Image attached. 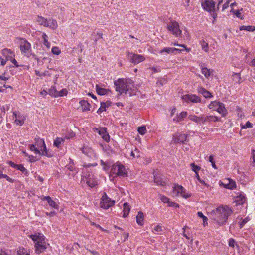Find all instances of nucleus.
<instances>
[{
  "label": "nucleus",
  "mask_w": 255,
  "mask_h": 255,
  "mask_svg": "<svg viewBox=\"0 0 255 255\" xmlns=\"http://www.w3.org/2000/svg\"><path fill=\"white\" fill-rule=\"evenodd\" d=\"M232 213L233 210L229 206L221 205L212 211L210 216L218 225H223Z\"/></svg>",
  "instance_id": "f257e3e1"
},
{
  "label": "nucleus",
  "mask_w": 255,
  "mask_h": 255,
  "mask_svg": "<svg viewBox=\"0 0 255 255\" xmlns=\"http://www.w3.org/2000/svg\"><path fill=\"white\" fill-rule=\"evenodd\" d=\"M116 91L121 95L123 93L128 94L130 96L135 94L133 82L131 79H119L114 82Z\"/></svg>",
  "instance_id": "f03ea898"
},
{
  "label": "nucleus",
  "mask_w": 255,
  "mask_h": 255,
  "mask_svg": "<svg viewBox=\"0 0 255 255\" xmlns=\"http://www.w3.org/2000/svg\"><path fill=\"white\" fill-rule=\"evenodd\" d=\"M223 0H205L202 2V6L204 10L210 12L211 15L215 20L217 17L216 12L219 10V5Z\"/></svg>",
  "instance_id": "7ed1b4c3"
},
{
  "label": "nucleus",
  "mask_w": 255,
  "mask_h": 255,
  "mask_svg": "<svg viewBox=\"0 0 255 255\" xmlns=\"http://www.w3.org/2000/svg\"><path fill=\"white\" fill-rule=\"evenodd\" d=\"M29 149L35 154L50 157L51 155L48 153L46 144L43 139L39 137L35 138L34 144L28 145Z\"/></svg>",
  "instance_id": "20e7f679"
},
{
  "label": "nucleus",
  "mask_w": 255,
  "mask_h": 255,
  "mask_svg": "<svg viewBox=\"0 0 255 255\" xmlns=\"http://www.w3.org/2000/svg\"><path fill=\"white\" fill-rule=\"evenodd\" d=\"M188 119L190 121L199 125H204L211 122L221 121L220 117L210 115H201L197 116L192 114L188 116Z\"/></svg>",
  "instance_id": "39448f33"
},
{
  "label": "nucleus",
  "mask_w": 255,
  "mask_h": 255,
  "mask_svg": "<svg viewBox=\"0 0 255 255\" xmlns=\"http://www.w3.org/2000/svg\"><path fill=\"white\" fill-rule=\"evenodd\" d=\"M29 237L34 241L35 251L38 254L43 252L49 245L45 240L44 236L41 233L31 234Z\"/></svg>",
  "instance_id": "423d86ee"
},
{
  "label": "nucleus",
  "mask_w": 255,
  "mask_h": 255,
  "mask_svg": "<svg viewBox=\"0 0 255 255\" xmlns=\"http://www.w3.org/2000/svg\"><path fill=\"white\" fill-rule=\"evenodd\" d=\"M127 174L128 171L126 167L120 162H116L112 166L111 176L124 177L126 176Z\"/></svg>",
  "instance_id": "0eeeda50"
},
{
  "label": "nucleus",
  "mask_w": 255,
  "mask_h": 255,
  "mask_svg": "<svg viewBox=\"0 0 255 255\" xmlns=\"http://www.w3.org/2000/svg\"><path fill=\"white\" fill-rule=\"evenodd\" d=\"M19 48L21 54L24 56L28 58H29L31 56H35V55L32 53L31 44L26 40L20 39Z\"/></svg>",
  "instance_id": "6e6552de"
},
{
  "label": "nucleus",
  "mask_w": 255,
  "mask_h": 255,
  "mask_svg": "<svg viewBox=\"0 0 255 255\" xmlns=\"http://www.w3.org/2000/svg\"><path fill=\"white\" fill-rule=\"evenodd\" d=\"M199 44L202 50L206 53L213 51L217 47V42L212 39L209 41L202 39L200 41Z\"/></svg>",
  "instance_id": "1a4fd4ad"
},
{
  "label": "nucleus",
  "mask_w": 255,
  "mask_h": 255,
  "mask_svg": "<svg viewBox=\"0 0 255 255\" xmlns=\"http://www.w3.org/2000/svg\"><path fill=\"white\" fill-rule=\"evenodd\" d=\"M173 196H181L184 198H188L191 195L186 192V190L181 186L178 184H175L173 189Z\"/></svg>",
  "instance_id": "9d476101"
},
{
  "label": "nucleus",
  "mask_w": 255,
  "mask_h": 255,
  "mask_svg": "<svg viewBox=\"0 0 255 255\" xmlns=\"http://www.w3.org/2000/svg\"><path fill=\"white\" fill-rule=\"evenodd\" d=\"M115 201L111 200L107 195L104 193L100 199V206L104 209H108L115 204Z\"/></svg>",
  "instance_id": "9b49d317"
},
{
  "label": "nucleus",
  "mask_w": 255,
  "mask_h": 255,
  "mask_svg": "<svg viewBox=\"0 0 255 255\" xmlns=\"http://www.w3.org/2000/svg\"><path fill=\"white\" fill-rule=\"evenodd\" d=\"M83 182H85L87 185L90 187H94L98 184V181L97 177L92 173H88L82 178Z\"/></svg>",
  "instance_id": "f8f14e48"
},
{
  "label": "nucleus",
  "mask_w": 255,
  "mask_h": 255,
  "mask_svg": "<svg viewBox=\"0 0 255 255\" xmlns=\"http://www.w3.org/2000/svg\"><path fill=\"white\" fill-rule=\"evenodd\" d=\"M167 28L168 31L172 32V33L176 37L181 36L182 31L179 28V23L176 21H171L167 26Z\"/></svg>",
  "instance_id": "ddd939ff"
},
{
  "label": "nucleus",
  "mask_w": 255,
  "mask_h": 255,
  "mask_svg": "<svg viewBox=\"0 0 255 255\" xmlns=\"http://www.w3.org/2000/svg\"><path fill=\"white\" fill-rule=\"evenodd\" d=\"M127 57L130 62L134 64H137L143 61L145 58L143 55L137 54L129 52H127Z\"/></svg>",
  "instance_id": "4468645a"
},
{
  "label": "nucleus",
  "mask_w": 255,
  "mask_h": 255,
  "mask_svg": "<svg viewBox=\"0 0 255 255\" xmlns=\"http://www.w3.org/2000/svg\"><path fill=\"white\" fill-rule=\"evenodd\" d=\"M93 129L95 132L98 133L104 141L107 142L110 141V137L106 130V128L100 127L94 128Z\"/></svg>",
  "instance_id": "2eb2a0df"
},
{
  "label": "nucleus",
  "mask_w": 255,
  "mask_h": 255,
  "mask_svg": "<svg viewBox=\"0 0 255 255\" xmlns=\"http://www.w3.org/2000/svg\"><path fill=\"white\" fill-rule=\"evenodd\" d=\"M183 101L186 103H200L201 102V98L195 94H186L182 96Z\"/></svg>",
  "instance_id": "dca6fc26"
},
{
  "label": "nucleus",
  "mask_w": 255,
  "mask_h": 255,
  "mask_svg": "<svg viewBox=\"0 0 255 255\" xmlns=\"http://www.w3.org/2000/svg\"><path fill=\"white\" fill-rule=\"evenodd\" d=\"M25 119L24 115L17 112H13V119L16 125L22 126L24 124Z\"/></svg>",
  "instance_id": "f3484780"
},
{
  "label": "nucleus",
  "mask_w": 255,
  "mask_h": 255,
  "mask_svg": "<svg viewBox=\"0 0 255 255\" xmlns=\"http://www.w3.org/2000/svg\"><path fill=\"white\" fill-rule=\"evenodd\" d=\"M2 56L5 58L4 60L7 61L10 60L13 57H15V52L10 49L4 48L1 52Z\"/></svg>",
  "instance_id": "a211bd4d"
},
{
  "label": "nucleus",
  "mask_w": 255,
  "mask_h": 255,
  "mask_svg": "<svg viewBox=\"0 0 255 255\" xmlns=\"http://www.w3.org/2000/svg\"><path fill=\"white\" fill-rule=\"evenodd\" d=\"M183 49H179L176 48H172V47H165L163 49L159 51V53L163 55L166 56L168 54H173L174 53L175 51H178L179 52L183 51Z\"/></svg>",
  "instance_id": "6ab92c4d"
},
{
  "label": "nucleus",
  "mask_w": 255,
  "mask_h": 255,
  "mask_svg": "<svg viewBox=\"0 0 255 255\" xmlns=\"http://www.w3.org/2000/svg\"><path fill=\"white\" fill-rule=\"evenodd\" d=\"M187 138V135L182 133H177L173 137V140L175 143H184Z\"/></svg>",
  "instance_id": "aec40b11"
},
{
  "label": "nucleus",
  "mask_w": 255,
  "mask_h": 255,
  "mask_svg": "<svg viewBox=\"0 0 255 255\" xmlns=\"http://www.w3.org/2000/svg\"><path fill=\"white\" fill-rule=\"evenodd\" d=\"M45 27L52 30H55L58 27L57 21L52 18L46 19Z\"/></svg>",
  "instance_id": "412c9836"
},
{
  "label": "nucleus",
  "mask_w": 255,
  "mask_h": 255,
  "mask_svg": "<svg viewBox=\"0 0 255 255\" xmlns=\"http://www.w3.org/2000/svg\"><path fill=\"white\" fill-rule=\"evenodd\" d=\"M42 200L43 201H46L49 204V205L52 208H54L56 209H59V205L58 204L53 201L52 198L48 196H43L41 198Z\"/></svg>",
  "instance_id": "4be33fe9"
},
{
  "label": "nucleus",
  "mask_w": 255,
  "mask_h": 255,
  "mask_svg": "<svg viewBox=\"0 0 255 255\" xmlns=\"http://www.w3.org/2000/svg\"><path fill=\"white\" fill-rule=\"evenodd\" d=\"M215 111L221 114L223 117H225L228 114V111L225 108V105L221 102L218 104V106L217 108L215 109Z\"/></svg>",
  "instance_id": "5701e85b"
},
{
  "label": "nucleus",
  "mask_w": 255,
  "mask_h": 255,
  "mask_svg": "<svg viewBox=\"0 0 255 255\" xmlns=\"http://www.w3.org/2000/svg\"><path fill=\"white\" fill-rule=\"evenodd\" d=\"M235 202L237 204L242 205L246 201V197L243 193H239L234 197Z\"/></svg>",
  "instance_id": "b1692460"
},
{
  "label": "nucleus",
  "mask_w": 255,
  "mask_h": 255,
  "mask_svg": "<svg viewBox=\"0 0 255 255\" xmlns=\"http://www.w3.org/2000/svg\"><path fill=\"white\" fill-rule=\"evenodd\" d=\"M82 152L89 157H93L95 156V153L93 150L88 146H84L81 149Z\"/></svg>",
  "instance_id": "393cba45"
},
{
  "label": "nucleus",
  "mask_w": 255,
  "mask_h": 255,
  "mask_svg": "<svg viewBox=\"0 0 255 255\" xmlns=\"http://www.w3.org/2000/svg\"><path fill=\"white\" fill-rule=\"evenodd\" d=\"M225 181V182L224 184L225 188L229 189H233L236 188V184L235 181L230 178H228Z\"/></svg>",
  "instance_id": "a878e982"
},
{
  "label": "nucleus",
  "mask_w": 255,
  "mask_h": 255,
  "mask_svg": "<svg viewBox=\"0 0 255 255\" xmlns=\"http://www.w3.org/2000/svg\"><path fill=\"white\" fill-rule=\"evenodd\" d=\"M188 115L187 112L186 111H182L178 114H177L173 120L176 123H178L182 121Z\"/></svg>",
  "instance_id": "bb28decb"
},
{
  "label": "nucleus",
  "mask_w": 255,
  "mask_h": 255,
  "mask_svg": "<svg viewBox=\"0 0 255 255\" xmlns=\"http://www.w3.org/2000/svg\"><path fill=\"white\" fill-rule=\"evenodd\" d=\"M111 104H112V102L110 101H107L106 102H101V106L98 110L97 113L100 114L102 112L105 111L106 110V108L111 106Z\"/></svg>",
  "instance_id": "cd10ccee"
},
{
  "label": "nucleus",
  "mask_w": 255,
  "mask_h": 255,
  "mask_svg": "<svg viewBox=\"0 0 255 255\" xmlns=\"http://www.w3.org/2000/svg\"><path fill=\"white\" fill-rule=\"evenodd\" d=\"M69 159L70 163L65 166V168L68 169L70 171L73 172V174H75L78 172V169L75 166L73 160L70 158Z\"/></svg>",
  "instance_id": "c85d7f7f"
},
{
  "label": "nucleus",
  "mask_w": 255,
  "mask_h": 255,
  "mask_svg": "<svg viewBox=\"0 0 255 255\" xmlns=\"http://www.w3.org/2000/svg\"><path fill=\"white\" fill-rule=\"evenodd\" d=\"M95 88L97 94L100 95H106L110 92V90L109 89L103 88L98 84L96 85Z\"/></svg>",
  "instance_id": "c756f323"
},
{
  "label": "nucleus",
  "mask_w": 255,
  "mask_h": 255,
  "mask_svg": "<svg viewBox=\"0 0 255 255\" xmlns=\"http://www.w3.org/2000/svg\"><path fill=\"white\" fill-rule=\"evenodd\" d=\"M198 92L206 98H211L213 97L212 94L208 91L206 90L205 88L202 87H199L198 88Z\"/></svg>",
  "instance_id": "7c9ffc66"
},
{
  "label": "nucleus",
  "mask_w": 255,
  "mask_h": 255,
  "mask_svg": "<svg viewBox=\"0 0 255 255\" xmlns=\"http://www.w3.org/2000/svg\"><path fill=\"white\" fill-rule=\"evenodd\" d=\"M82 111H87L90 110V104L86 100H82L79 102Z\"/></svg>",
  "instance_id": "2f4dec72"
},
{
  "label": "nucleus",
  "mask_w": 255,
  "mask_h": 255,
  "mask_svg": "<svg viewBox=\"0 0 255 255\" xmlns=\"http://www.w3.org/2000/svg\"><path fill=\"white\" fill-rule=\"evenodd\" d=\"M130 208L128 203H126V202L124 203L123 204V217H127L128 215V214L130 212Z\"/></svg>",
  "instance_id": "473e14b6"
},
{
  "label": "nucleus",
  "mask_w": 255,
  "mask_h": 255,
  "mask_svg": "<svg viewBox=\"0 0 255 255\" xmlns=\"http://www.w3.org/2000/svg\"><path fill=\"white\" fill-rule=\"evenodd\" d=\"M243 11V8H241L240 10H235L234 8L231 10L230 12L234 14L237 18H240L241 19H244V16L242 14L241 11Z\"/></svg>",
  "instance_id": "72a5a7b5"
},
{
  "label": "nucleus",
  "mask_w": 255,
  "mask_h": 255,
  "mask_svg": "<svg viewBox=\"0 0 255 255\" xmlns=\"http://www.w3.org/2000/svg\"><path fill=\"white\" fill-rule=\"evenodd\" d=\"M232 78L235 83L240 84L241 83V78L240 73L233 72L232 75Z\"/></svg>",
  "instance_id": "f704fd0d"
},
{
  "label": "nucleus",
  "mask_w": 255,
  "mask_h": 255,
  "mask_svg": "<svg viewBox=\"0 0 255 255\" xmlns=\"http://www.w3.org/2000/svg\"><path fill=\"white\" fill-rule=\"evenodd\" d=\"M202 73L207 78H208L213 72V70L210 69H208L206 67H203L202 66H201Z\"/></svg>",
  "instance_id": "c9c22d12"
},
{
  "label": "nucleus",
  "mask_w": 255,
  "mask_h": 255,
  "mask_svg": "<svg viewBox=\"0 0 255 255\" xmlns=\"http://www.w3.org/2000/svg\"><path fill=\"white\" fill-rule=\"evenodd\" d=\"M136 222L139 225H142L143 224L144 221V215L141 212H139L136 216Z\"/></svg>",
  "instance_id": "e433bc0d"
},
{
  "label": "nucleus",
  "mask_w": 255,
  "mask_h": 255,
  "mask_svg": "<svg viewBox=\"0 0 255 255\" xmlns=\"http://www.w3.org/2000/svg\"><path fill=\"white\" fill-rule=\"evenodd\" d=\"M48 94L54 97H58V91L55 86H51L48 90Z\"/></svg>",
  "instance_id": "4c0bfd02"
},
{
  "label": "nucleus",
  "mask_w": 255,
  "mask_h": 255,
  "mask_svg": "<svg viewBox=\"0 0 255 255\" xmlns=\"http://www.w3.org/2000/svg\"><path fill=\"white\" fill-rule=\"evenodd\" d=\"M16 255H30V253L26 249L20 248L17 250Z\"/></svg>",
  "instance_id": "58836bf2"
},
{
  "label": "nucleus",
  "mask_w": 255,
  "mask_h": 255,
  "mask_svg": "<svg viewBox=\"0 0 255 255\" xmlns=\"http://www.w3.org/2000/svg\"><path fill=\"white\" fill-rule=\"evenodd\" d=\"M46 19L43 16H38L36 19V21L39 25L45 27Z\"/></svg>",
  "instance_id": "ea45409f"
},
{
  "label": "nucleus",
  "mask_w": 255,
  "mask_h": 255,
  "mask_svg": "<svg viewBox=\"0 0 255 255\" xmlns=\"http://www.w3.org/2000/svg\"><path fill=\"white\" fill-rule=\"evenodd\" d=\"M239 29L241 31L245 30V31H249V32H253V31H254L255 30V27L254 26H250V25L245 26V25H243V26H240Z\"/></svg>",
  "instance_id": "a19ab883"
},
{
  "label": "nucleus",
  "mask_w": 255,
  "mask_h": 255,
  "mask_svg": "<svg viewBox=\"0 0 255 255\" xmlns=\"http://www.w3.org/2000/svg\"><path fill=\"white\" fill-rule=\"evenodd\" d=\"M42 39L43 40V44L47 48L50 47V43L48 41V37L46 33H43L42 35Z\"/></svg>",
  "instance_id": "79ce46f5"
},
{
  "label": "nucleus",
  "mask_w": 255,
  "mask_h": 255,
  "mask_svg": "<svg viewBox=\"0 0 255 255\" xmlns=\"http://www.w3.org/2000/svg\"><path fill=\"white\" fill-rule=\"evenodd\" d=\"M64 140H65L64 138H63L57 137L54 141V143H53L54 146L57 148H59L61 144L64 142Z\"/></svg>",
  "instance_id": "37998d69"
},
{
  "label": "nucleus",
  "mask_w": 255,
  "mask_h": 255,
  "mask_svg": "<svg viewBox=\"0 0 255 255\" xmlns=\"http://www.w3.org/2000/svg\"><path fill=\"white\" fill-rule=\"evenodd\" d=\"M220 103V102L217 101H214L210 102L208 105V108L210 109H212L215 111V109L217 108L218 104Z\"/></svg>",
  "instance_id": "c03bdc74"
},
{
  "label": "nucleus",
  "mask_w": 255,
  "mask_h": 255,
  "mask_svg": "<svg viewBox=\"0 0 255 255\" xmlns=\"http://www.w3.org/2000/svg\"><path fill=\"white\" fill-rule=\"evenodd\" d=\"M154 182L158 185L164 186L165 185V182L161 179H160V177L156 175H154Z\"/></svg>",
  "instance_id": "a18cd8bd"
},
{
  "label": "nucleus",
  "mask_w": 255,
  "mask_h": 255,
  "mask_svg": "<svg viewBox=\"0 0 255 255\" xmlns=\"http://www.w3.org/2000/svg\"><path fill=\"white\" fill-rule=\"evenodd\" d=\"M16 169L19 170L22 172L25 175H28V170L23 166L22 164H19L17 165Z\"/></svg>",
  "instance_id": "49530a36"
},
{
  "label": "nucleus",
  "mask_w": 255,
  "mask_h": 255,
  "mask_svg": "<svg viewBox=\"0 0 255 255\" xmlns=\"http://www.w3.org/2000/svg\"><path fill=\"white\" fill-rule=\"evenodd\" d=\"M130 155L134 158H139L140 157V151L137 148H135L134 150L131 151Z\"/></svg>",
  "instance_id": "de8ad7c7"
},
{
  "label": "nucleus",
  "mask_w": 255,
  "mask_h": 255,
  "mask_svg": "<svg viewBox=\"0 0 255 255\" xmlns=\"http://www.w3.org/2000/svg\"><path fill=\"white\" fill-rule=\"evenodd\" d=\"M250 220L249 217H247L243 219H241L240 221L238 222V224L239 225L240 228H242L245 225L246 223H247Z\"/></svg>",
  "instance_id": "09e8293b"
},
{
  "label": "nucleus",
  "mask_w": 255,
  "mask_h": 255,
  "mask_svg": "<svg viewBox=\"0 0 255 255\" xmlns=\"http://www.w3.org/2000/svg\"><path fill=\"white\" fill-rule=\"evenodd\" d=\"M197 215L198 217L201 218L203 219V225L204 226H205V225H207L208 224V218L207 217L204 216L202 212H198Z\"/></svg>",
  "instance_id": "8fccbe9b"
},
{
  "label": "nucleus",
  "mask_w": 255,
  "mask_h": 255,
  "mask_svg": "<svg viewBox=\"0 0 255 255\" xmlns=\"http://www.w3.org/2000/svg\"><path fill=\"white\" fill-rule=\"evenodd\" d=\"M153 231L155 233L160 234L162 231V227L161 225H155L153 228Z\"/></svg>",
  "instance_id": "3c124183"
},
{
  "label": "nucleus",
  "mask_w": 255,
  "mask_h": 255,
  "mask_svg": "<svg viewBox=\"0 0 255 255\" xmlns=\"http://www.w3.org/2000/svg\"><path fill=\"white\" fill-rule=\"evenodd\" d=\"M159 198L160 200L164 203H168L169 202L170 199L165 195L162 194H159Z\"/></svg>",
  "instance_id": "603ef678"
},
{
  "label": "nucleus",
  "mask_w": 255,
  "mask_h": 255,
  "mask_svg": "<svg viewBox=\"0 0 255 255\" xmlns=\"http://www.w3.org/2000/svg\"><path fill=\"white\" fill-rule=\"evenodd\" d=\"M137 130H138V133L142 135H144L147 132V130H146L145 126H141V127H138Z\"/></svg>",
  "instance_id": "864d4df0"
},
{
  "label": "nucleus",
  "mask_w": 255,
  "mask_h": 255,
  "mask_svg": "<svg viewBox=\"0 0 255 255\" xmlns=\"http://www.w3.org/2000/svg\"><path fill=\"white\" fill-rule=\"evenodd\" d=\"M35 74L37 75V76H38L39 77H42V76H51V74H49L48 72H43V73H40L39 71H37V70H35Z\"/></svg>",
  "instance_id": "5fc2aeb1"
},
{
  "label": "nucleus",
  "mask_w": 255,
  "mask_h": 255,
  "mask_svg": "<svg viewBox=\"0 0 255 255\" xmlns=\"http://www.w3.org/2000/svg\"><path fill=\"white\" fill-rule=\"evenodd\" d=\"M51 52L54 55H59L61 52L59 47L54 46L52 48Z\"/></svg>",
  "instance_id": "6e6d98bb"
},
{
  "label": "nucleus",
  "mask_w": 255,
  "mask_h": 255,
  "mask_svg": "<svg viewBox=\"0 0 255 255\" xmlns=\"http://www.w3.org/2000/svg\"><path fill=\"white\" fill-rule=\"evenodd\" d=\"M190 166L192 168L193 171H194L195 173L198 172V171L200 170L201 167L199 166H197L194 163L190 164Z\"/></svg>",
  "instance_id": "4d7b16f0"
},
{
  "label": "nucleus",
  "mask_w": 255,
  "mask_h": 255,
  "mask_svg": "<svg viewBox=\"0 0 255 255\" xmlns=\"http://www.w3.org/2000/svg\"><path fill=\"white\" fill-rule=\"evenodd\" d=\"M209 161L210 162H211L212 166L213 168H214L215 169H217V166L215 164V161L214 160V157H213V155H211L209 157Z\"/></svg>",
  "instance_id": "13d9d810"
},
{
  "label": "nucleus",
  "mask_w": 255,
  "mask_h": 255,
  "mask_svg": "<svg viewBox=\"0 0 255 255\" xmlns=\"http://www.w3.org/2000/svg\"><path fill=\"white\" fill-rule=\"evenodd\" d=\"M252 127H253V124L249 121L247 122L244 125L241 126L242 129L251 128Z\"/></svg>",
  "instance_id": "bf43d9fd"
},
{
  "label": "nucleus",
  "mask_w": 255,
  "mask_h": 255,
  "mask_svg": "<svg viewBox=\"0 0 255 255\" xmlns=\"http://www.w3.org/2000/svg\"><path fill=\"white\" fill-rule=\"evenodd\" d=\"M67 93L68 91L65 88L62 89L59 92L58 91V97L66 96Z\"/></svg>",
  "instance_id": "052dcab7"
},
{
  "label": "nucleus",
  "mask_w": 255,
  "mask_h": 255,
  "mask_svg": "<svg viewBox=\"0 0 255 255\" xmlns=\"http://www.w3.org/2000/svg\"><path fill=\"white\" fill-rule=\"evenodd\" d=\"M0 255H12L11 250H1Z\"/></svg>",
  "instance_id": "680f3d73"
},
{
  "label": "nucleus",
  "mask_w": 255,
  "mask_h": 255,
  "mask_svg": "<svg viewBox=\"0 0 255 255\" xmlns=\"http://www.w3.org/2000/svg\"><path fill=\"white\" fill-rule=\"evenodd\" d=\"M75 136V134L72 131H69L65 135L64 139H70Z\"/></svg>",
  "instance_id": "e2e57ef3"
},
{
  "label": "nucleus",
  "mask_w": 255,
  "mask_h": 255,
  "mask_svg": "<svg viewBox=\"0 0 255 255\" xmlns=\"http://www.w3.org/2000/svg\"><path fill=\"white\" fill-rule=\"evenodd\" d=\"M168 206L169 207H175V208L179 207V204H177L176 202H172V201H170V200H169V202L168 203Z\"/></svg>",
  "instance_id": "0e129e2a"
},
{
  "label": "nucleus",
  "mask_w": 255,
  "mask_h": 255,
  "mask_svg": "<svg viewBox=\"0 0 255 255\" xmlns=\"http://www.w3.org/2000/svg\"><path fill=\"white\" fill-rule=\"evenodd\" d=\"M235 244H236V241L234 239H233L232 238H230L229 240V246L230 247L234 248Z\"/></svg>",
  "instance_id": "69168bd1"
},
{
  "label": "nucleus",
  "mask_w": 255,
  "mask_h": 255,
  "mask_svg": "<svg viewBox=\"0 0 255 255\" xmlns=\"http://www.w3.org/2000/svg\"><path fill=\"white\" fill-rule=\"evenodd\" d=\"M166 83V80L165 79H161L158 80L157 82V84L160 86H163Z\"/></svg>",
  "instance_id": "338daca9"
},
{
  "label": "nucleus",
  "mask_w": 255,
  "mask_h": 255,
  "mask_svg": "<svg viewBox=\"0 0 255 255\" xmlns=\"http://www.w3.org/2000/svg\"><path fill=\"white\" fill-rule=\"evenodd\" d=\"M252 157L253 159V164L255 166V150H253L252 152Z\"/></svg>",
  "instance_id": "774afa93"
}]
</instances>
